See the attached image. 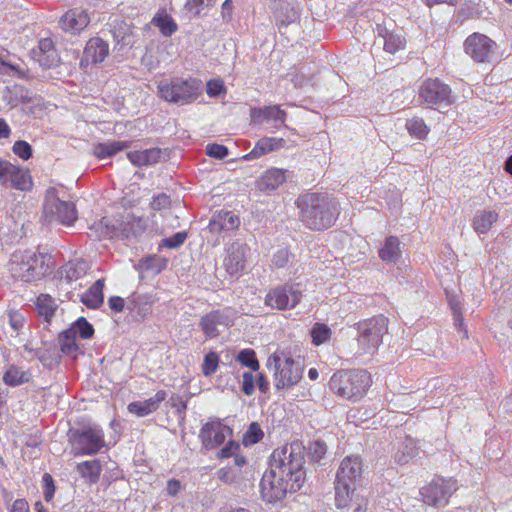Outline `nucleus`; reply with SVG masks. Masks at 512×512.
I'll use <instances>...</instances> for the list:
<instances>
[{
  "label": "nucleus",
  "instance_id": "nucleus-25",
  "mask_svg": "<svg viewBox=\"0 0 512 512\" xmlns=\"http://www.w3.org/2000/svg\"><path fill=\"white\" fill-rule=\"evenodd\" d=\"M291 177V172L285 169L270 168L257 180L260 191L270 193L278 189Z\"/></svg>",
  "mask_w": 512,
  "mask_h": 512
},
{
  "label": "nucleus",
  "instance_id": "nucleus-46",
  "mask_svg": "<svg viewBox=\"0 0 512 512\" xmlns=\"http://www.w3.org/2000/svg\"><path fill=\"white\" fill-rule=\"evenodd\" d=\"M73 330L75 335H79L82 339H90L94 335V328L85 317H79L69 328Z\"/></svg>",
  "mask_w": 512,
  "mask_h": 512
},
{
  "label": "nucleus",
  "instance_id": "nucleus-39",
  "mask_svg": "<svg viewBox=\"0 0 512 512\" xmlns=\"http://www.w3.org/2000/svg\"><path fill=\"white\" fill-rule=\"evenodd\" d=\"M498 214L495 211H479L473 219V227L477 233H487L497 221Z\"/></svg>",
  "mask_w": 512,
  "mask_h": 512
},
{
  "label": "nucleus",
  "instance_id": "nucleus-40",
  "mask_svg": "<svg viewBox=\"0 0 512 512\" xmlns=\"http://www.w3.org/2000/svg\"><path fill=\"white\" fill-rule=\"evenodd\" d=\"M383 38V48L390 54H395L397 51L405 48L406 40L401 33L389 32L384 30V34L379 33Z\"/></svg>",
  "mask_w": 512,
  "mask_h": 512
},
{
  "label": "nucleus",
  "instance_id": "nucleus-62",
  "mask_svg": "<svg viewBox=\"0 0 512 512\" xmlns=\"http://www.w3.org/2000/svg\"><path fill=\"white\" fill-rule=\"evenodd\" d=\"M289 251L285 248L279 249L276 253H274L272 257V264L276 268H283L285 267L289 262Z\"/></svg>",
  "mask_w": 512,
  "mask_h": 512
},
{
  "label": "nucleus",
  "instance_id": "nucleus-28",
  "mask_svg": "<svg viewBox=\"0 0 512 512\" xmlns=\"http://www.w3.org/2000/svg\"><path fill=\"white\" fill-rule=\"evenodd\" d=\"M240 224L239 217L232 211H217L213 214L209 228L213 233L222 231H231L238 228Z\"/></svg>",
  "mask_w": 512,
  "mask_h": 512
},
{
  "label": "nucleus",
  "instance_id": "nucleus-17",
  "mask_svg": "<svg viewBox=\"0 0 512 512\" xmlns=\"http://www.w3.org/2000/svg\"><path fill=\"white\" fill-rule=\"evenodd\" d=\"M496 43L488 36L481 33H473L464 42L465 52L476 62H490Z\"/></svg>",
  "mask_w": 512,
  "mask_h": 512
},
{
  "label": "nucleus",
  "instance_id": "nucleus-38",
  "mask_svg": "<svg viewBox=\"0 0 512 512\" xmlns=\"http://www.w3.org/2000/svg\"><path fill=\"white\" fill-rule=\"evenodd\" d=\"M115 40V47L118 51L126 48H131L134 45V35L130 27L126 24H121L113 31Z\"/></svg>",
  "mask_w": 512,
  "mask_h": 512
},
{
  "label": "nucleus",
  "instance_id": "nucleus-8",
  "mask_svg": "<svg viewBox=\"0 0 512 512\" xmlns=\"http://www.w3.org/2000/svg\"><path fill=\"white\" fill-rule=\"evenodd\" d=\"M303 484L296 482L292 477L276 472L269 468L260 481L262 499L268 503L281 501L287 493H294L302 488Z\"/></svg>",
  "mask_w": 512,
  "mask_h": 512
},
{
  "label": "nucleus",
  "instance_id": "nucleus-6",
  "mask_svg": "<svg viewBox=\"0 0 512 512\" xmlns=\"http://www.w3.org/2000/svg\"><path fill=\"white\" fill-rule=\"evenodd\" d=\"M201 84L196 78H174L171 81H161L158 84V93L167 102L184 105L198 98Z\"/></svg>",
  "mask_w": 512,
  "mask_h": 512
},
{
  "label": "nucleus",
  "instance_id": "nucleus-2",
  "mask_svg": "<svg viewBox=\"0 0 512 512\" xmlns=\"http://www.w3.org/2000/svg\"><path fill=\"white\" fill-rule=\"evenodd\" d=\"M300 219L309 229L322 231L330 228L340 214L338 202L326 193H307L297 200Z\"/></svg>",
  "mask_w": 512,
  "mask_h": 512
},
{
  "label": "nucleus",
  "instance_id": "nucleus-15",
  "mask_svg": "<svg viewBox=\"0 0 512 512\" xmlns=\"http://www.w3.org/2000/svg\"><path fill=\"white\" fill-rule=\"evenodd\" d=\"M301 296L298 285L284 284L267 293L265 304L278 310L292 309L300 302Z\"/></svg>",
  "mask_w": 512,
  "mask_h": 512
},
{
  "label": "nucleus",
  "instance_id": "nucleus-7",
  "mask_svg": "<svg viewBox=\"0 0 512 512\" xmlns=\"http://www.w3.org/2000/svg\"><path fill=\"white\" fill-rule=\"evenodd\" d=\"M68 441L74 455H94L105 446L104 432L95 424L70 429Z\"/></svg>",
  "mask_w": 512,
  "mask_h": 512
},
{
  "label": "nucleus",
  "instance_id": "nucleus-3",
  "mask_svg": "<svg viewBox=\"0 0 512 512\" xmlns=\"http://www.w3.org/2000/svg\"><path fill=\"white\" fill-rule=\"evenodd\" d=\"M305 451L301 441H293L275 449L270 456V468L276 472L292 477L296 482H305Z\"/></svg>",
  "mask_w": 512,
  "mask_h": 512
},
{
  "label": "nucleus",
  "instance_id": "nucleus-12",
  "mask_svg": "<svg viewBox=\"0 0 512 512\" xmlns=\"http://www.w3.org/2000/svg\"><path fill=\"white\" fill-rule=\"evenodd\" d=\"M45 220L66 226L72 225L78 218L74 203L61 200L55 189L48 190L43 205Z\"/></svg>",
  "mask_w": 512,
  "mask_h": 512
},
{
  "label": "nucleus",
  "instance_id": "nucleus-21",
  "mask_svg": "<svg viewBox=\"0 0 512 512\" xmlns=\"http://www.w3.org/2000/svg\"><path fill=\"white\" fill-rule=\"evenodd\" d=\"M269 7L280 26L287 27L299 18L297 0H270Z\"/></svg>",
  "mask_w": 512,
  "mask_h": 512
},
{
  "label": "nucleus",
  "instance_id": "nucleus-23",
  "mask_svg": "<svg viewBox=\"0 0 512 512\" xmlns=\"http://www.w3.org/2000/svg\"><path fill=\"white\" fill-rule=\"evenodd\" d=\"M251 117L255 123H269L271 128L279 129L284 126L286 112L279 105L265 106L262 108H253Z\"/></svg>",
  "mask_w": 512,
  "mask_h": 512
},
{
  "label": "nucleus",
  "instance_id": "nucleus-50",
  "mask_svg": "<svg viewBox=\"0 0 512 512\" xmlns=\"http://www.w3.org/2000/svg\"><path fill=\"white\" fill-rule=\"evenodd\" d=\"M264 433L257 422H252L243 436L245 446L254 445L262 440Z\"/></svg>",
  "mask_w": 512,
  "mask_h": 512
},
{
  "label": "nucleus",
  "instance_id": "nucleus-31",
  "mask_svg": "<svg viewBox=\"0 0 512 512\" xmlns=\"http://www.w3.org/2000/svg\"><path fill=\"white\" fill-rule=\"evenodd\" d=\"M402 256L400 241L396 236L385 239L384 245L379 249V257L388 264H395Z\"/></svg>",
  "mask_w": 512,
  "mask_h": 512
},
{
  "label": "nucleus",
  "instance_id": "nucleus-29",
  "mask_svg": "<svg viewBox=\"0 0 512 512\" xmlns=\"http://www.w3.org/2000/svg\"><path fill=\"white\" fill-rule=\"evenodd\" d=\"M285 143L283 138L263 137L256 142L254 148L244 158L247 160L260 158L270 152L283 148Z\"/></svg>",
  "mask_w": 512,
  "mask_h": 512
},
{
  "label": "nucleus",
  "instance_id": "nucleus-52",
  "mask_svg": "<svg viewBox=\"0 0 512 512\" xmlns=\"http://www.w3.org/2000/svg\"><path fill=\"white\" fill-rule=\"evenodd\" d=\"M219 357L216 352H209L204 356V361L202 364V373L205 376H210L214 374L218 368Z\"/></svg>",
  "mask_w": 512,
  "mask_h": 512
},
{
  "label": "nucleus",
  "instance_id": "nucleus-56",
  "mask_svg": "<svg viewBox=\"0 0 512 512\" xmlns=\"http://www.w3.org/2000/svg\"><path fill=\"white\" fill-rule=\"evenodd\" d=\"M206 154L216 159H224L228 156L229 150L226 146L213 143L206 146Z\"/></svg>",
  "mask_w": 512,
  "mask_h": 512
},
{
  "label": "nucleus",
  "instance_id": "nucleus-5",
  "mask_svg": "<svg viewBox=\"0 0 512 512\" xmlns=\"http://www.w3.org/2000/svg\"><path fill=\"white\" fill-rule=\"evenodd\" d=\"M370 383V374L365 370H341L332 375L329 388L343 399L356 401L365 395Z\"/></svg>",
  "mask_w": 512,
  "mask_h": 512
},
{
  "label": "nucleus",
  "instance_id": "nucleus-22",
  "mask_svg": "<svg viewBox=\"0 0 512 512\" xmlns=\"http://www.w3.org/2000/svg\"><path fill=\"white\" fill-rule=\"evenodd\" d=\"M32 57L40 66L50 69L58 66L60 57L55 49L54 43L50 38H41L36 48H33Z\"/></svg>",
  "mask_w": 512,
  "mask_h": 512
},
{
  "label": "nucleus",
  "instance_id": "nucleus-51",
  "mask_svg": "<svg viewBox=\"0 0 512 512\" xmlns=\"http://www.w3.org/2000/svg\"><path fill=\"white\" fill-rule=\"evenodd\" d=\"M187 232L186 231H179L173 234L170 237H166L162 239L160 246L165 247L168 249H176L182 246L187 239Z\"/></svg>",
  "mask_w": 512,
  "mask_h": 512
},
{
  "label": "nucleus",
  "instance_id": "nucleus-20",
  "mask_svg": "<svg viewBox=\"0 0 512 512\" xmlns=\"http://www.w3.org/2000/svg\"><path fill=\"white\" fill-rule=\"evenodd\" d=\"M91 21L87 10L83 8H73L68 10L59 19V26L65 32L77 34L86 29Z\"/></svg>",
  "mask_w": 512,
  "mask_h": 512
},
{
  "label": "nucleus",
  "instance_id": "nucleus-11",
  "mask_svg": "<svg viewBox=\"0 0 512 512\" xmlns=\"http://www.w3.org/2000/svg\"><path fill=\"white\" fill-rule=\"evenodd\" d=\"M274 366V383L277 390L288 389L296 385L303 376V362L298 359L286 357L283 361L280 356H269L267 366Z\"/></svg>",
  "mask_w": 512,
  "mask_h": 512
},
{
  "label": "nucleus",
  "instance_id": "nucleus-35",
  "mask_svg": "<svg viewBox=\"0 0 512 512\" xmlns=\"http://www.w3.org/2000/svg\"><path fill=\"white\" fill-rule=\"evenodd\" d=\"M7 176H9L11 186L15 189L28 191L33 186L32 178L28 170H23L12 165V169H9Z\"/></svg>",
  "mask_w": 512,
  "mask_h": 512
},
{
  "label": "nucleus",
  "instance_id": "nucleus-63",
  "mask_svg": "<svg viewBox=\"0 0 512 512\" xmlns=\"http://www.w3.org/2000/svg\"><path fill=\"white\" fill-rule=\"evenodd\" d=\"M240 449L239 443L235 441H229L219 452V458H229L236 454V451Z\"/></svg>",
  "mask_w": 512,
  "mask_h": 512
},
{
  "label": "nucleus",
  "instance_id": "nucleus-27",
  "mask_svg": "<svg viewBox=\"0 0 512 512\" xmlns=\"http://www.w3.org/2000/svg\"><path fill=\"white\" fill-rule=\"evenodd\" d=\"M166 397V391L159 390L149 399L131 402L127 409L130 413L135 414L138 417H144L156 411Z\"/></svg>",
  "mask_w": 512,
  "mask_h": 512
},
{
  "label": "nucleus",
  "instance_id": "nucleus-36",
  "mask_svg": "<svg viewBox=\"0 0 512 512\" xmlns=\"http://www.w3.org/2000/svg\"><path fill=\"white\" fill-rule=\"evenodd\" d=\"M129 147L130 142L128 141H108L99 143L94 148V155L98 159H106Z\"/></svg>",
  "mask_w": 512,
  "mask_h": 512
},
{
  "label": "nucleus",
  "instance_id": "nucleus-58",
  "mask_svg": "<svg viewBox=\"0 0 512 512\" xmlns=\"http://www.w3.org/2000/svg\"><path fill=\"white\" fill-rule=\"evenodd\" d=\"M206 92L210 97H218L226 92V88L222 80L214 79L207 82Z\"/></svg>",
  "mask_w": 512,
  "mask_h": 512
},
{
  "label": "nucleus",
  "instance_id": "nucleus-18",
  "mask_svg": "<svg viewBox=\"0 0 512 512\" xmlns=\"http://www.w3.org/2000/svg\"><path fill=\"white\" fill-rule=\"evenodd\" d=\"M249 255L250 248L245 242L240 240L232 242L227 249V256L224 259L226 271L231 276H239L246 267Z\"/></svg>",
  "mask_w": 512,
  "mask_h": 512
},
{
  "label": "nucleus",
  "instance_id": "nucleus-60",
  "mask_svg": "<svg viewBox=\"0 0 512 512\" xmlns=\"http://www.w3.org/2000/svg\"><path fill=\"white\" fill-rule=\"evenodd\" d=\"M170 204V197L165 193H160L153 197L150 206L153 210L160 211L169 208Z\"/></svg>",
  "mask_w": 512,
  "mask_h": 512
},
{
  "label": "nucleus",
  "instance_id": "nucleus-37",
  "mask_svg": "<svg viewBox=\"0 0 512 512\" xmlns=\"http://www.w3.org/2000/svg\"><path fill=\"white\" fill-rule=\"evenodd\" d=\"M77 472L90 484H95L99 481L102 472L100 461L94 459L81 462L77 465Z\"/></svg>",
  "mask_w": 512,
  "mask_h": 512
},
{
  "label": "nucleus",
  "instance_id": "nucleus-53",
  "mask_svg": "<svg viewBox=\"0 0 512 512\" xmlns=\"http://www.w3.org/2000/svg\"><path fill=\"white\" fill-rule=\"evenodd\" d=\"M12 151L22 160H28L32 157V146L24 140H18L13 144Z\"/></svg>",
  "mask_w": 512,
  "mask_h": 512
},
{
  "label": "nucleus",
  "instance_id": "nucleus-9",
  "mask_svg": "<svg viewBox=\"0 0 512 512\" xmlns=\"http://www.w3.org/2000/svg\"><path fill=\"white\" fill-rule=\"evenodd\" d=\"M389 320L384 315H377L356 324L358 346L362 353H374L383 342L388 332Z\"/></svg>",
  "mask_w": 512,
  "mask_h": 512
},
{
  "label": "nucleus",
  "instance_id": "nucleus-13",
  "mask_svg": "<svg viewBox=\"0 0 512 512\" xmlns=\"http://www.w3.org/2000/svg\"><path fill=\"white\" fill-rule=\"evenodd\" d=\"M104 230L102 234L106 238H117L121 240L131 241L141 236L147 228L146 221L128 215L123 220L110 221L103 218Z\"/></svg>",
  "mask_w": 512,
  "mask_h": 512
},
{
  "label": "nucleus",
  "instance_id": "nucleus-47",
  "mask_svg": "<svg viewBox=\"0 0 512 512\" xmlns=\"http://www.w3.org/2000/svg\"><path fill=\"white\" fill-rule=\"evenodd\" d=\"M312 342L314 345L319 346L331 337V329L323 323H316L310 331Z\"/></svg>",
  "mask_w": 512,
  "mask_h": 512
},
{
  "label": "nucleus",
  "instance_id": "nucleus-19",
  "mask_svg": "<svg viewBox=\"0 0 512 512\" xmlns=\"http://www.w3.org/2000/svg\"><path fill=\"white\" fill-rule=\"evenodd\" d=\"M232 430L220 420L214 419L205 423L200 429L199 437L206 449H215L222 445Z\"/></svg>",
  "mask_w": 512,
  "mask_h": 512
},
{
  "label": "nucleus",
  "instance_id": "nucleus-49",
  "mask_svg": "<svg viewBox=\"0 0 512 512\" xmlns=\"http://www.w3.org/2000/svg\"><path fill=\"white\" fill-rule=\"evenodd\" d=\"M216 2L217 0H187L184 7L193 17H199L205 8L213 7Z\"/></svg>",
  "mask_w": 512,
  "mask_h": 512
},
{
  "label": "nucleus",
  "instance_id": "nucleus-33",
  "mask_svg": "<svg viewBox=\"0 0 512 512\" xmlns=\"http://www.w3.org/2000/svg\"><path fill=\"white\" fill-rule=\"evenodd\" d=\"M104 280L98 279L81 297V302L88 308L97 309L104 301Z\"/></svg>",
  "mask_w": 512,
  "mask_h": 512
},
{
  "label": "nucleus",
  "instance_id": "nucleus-14",
  "mask_svg": "<svg viewBox=\"0 0 512 512\" xmlns=\"http://www.w3.org/2000/svg\"><path fill=\"white\" fill-rule=\"evenodd\" d=\"M456 489V481L454 479L436 477L420 490V494L427 505L441 506L447 503L449 497Z\"/></svg>",
  "mask_w": 512,
  "mask_h": 512
},
{
  "label": "nucleus",
  "instance_id": "nucleus-16",
  "mask_svg": "<svg viewBox=\"0 0 512 512\" xmlns=\"http://www.w3.org/2000/svg\"><path fill=\"white\" fill-rule=\"evenodd\" d=\"M234 324L231 308L212 310L201 317L199 326L207 338H216L220 335V327L228 328Z\"/></svg>",
  "mask_w": 512,
  "mask_h": 512
},
{
  "label": "nucleus",
  "instance_id": "nucleus-10",
  "mask_svg": "<svg viewBox=\"0 0 512 512\" xmlns=\"http://www.w3.org/2000/svg\"><path fill=\"white\" fill-rule=\"evenodd\" d=\"M416 102L423 108H446L454 102L451 88L438 78H428L419 86Z\"/></svg>",
  "mask_w": 512,
  "mask_h": 512
},
{
  "label": "nucleus",
  "instance_id": "nucleus-45",
  "mask_svg": "<svg viewBox=\"0 0 512 512\" xmlns=\"http://www.w3.org/2000/svg\"><path fill=\"white\" fill-rule=\"evenodd\" d=\"M406 129L411 136L417 139H424L429 133V127L426 125L423 118L418 116L407 119Z\"/></svg>",
  "mask_w": 512,
  "mask_h": 512
},
{
  "label": "nucleus",
  "instance_id": "nucleus-26",
  "mask_svg": "<svg viewBox=\"0 0 512 512\" xmlns=\"http://www.w3.org/2000/svg\"><path fill=\"white\" fill-rule=\"evenodd\" d=\"M152 305L151 295L134 293L128 297L126 308L136 321H142L152 312Z\"/></svg>",
  "mask_w": 512,
  "mask_h": 512
},
{
  "label": "nucleus",
  "instance_id": "nucleus-41",
  "mask_svg": "<svg viewBox=\"0 0 512 512\" xmlns=\"http://www.w3.org/2000/svg\"><path fill=\"white\" fill-rule=\"evenodd\" d=\"M36 308L38 314L43 317L45 321L49 322L55 314L57 304L55 299L49 294H40L36 301Z\"/></svg>",
  "mask_w": 512,
  "mask_h": 512
},
{
  "label": "nucleus",
  "instance_id": "nucleus-42",
  "mask_svg": "<svg viewBox=\"0 0 512 512\" xmlns=\"http://www.w3.org/2000/svg\"><path fill=\"white\" fill-rule=\"evenodd\" d=\"M306 450L308 451L310 461L318 464H324L323 460L326 458L328 447L323 440L315 439L309 441Z\"/></svg>",
  "mask_w": 512,
  "mask_h": 512
},
{
  "label": "nucleus",
  "instance_id": "nucleus-55",
  "mask_svg": "<svg viewBox=\"0 0 512 512\" xmlns=\"http://www.w3.org/2000/svg\"><path fill=\"white\" fill-rule=\"evenodd\" d=\"M42 483L44 499L45 501L50 502L53 499L55 493L53 477L49 473H44L42 477Z\"/></svg>",
  "mask_w": 512,
  "mask_h": 512
},
{
  "label": "nucleus",
  "instance_id": "nucleus-32",
  "mask_svg": "<svg viewBox=\"0 0 512 512\" xmlns=\"http://www.w3.org/2000/svg\"><path fill=\"white\" fill-rule=\"evenodd\" d=\"M417 454L418 447L415 440L411 437H405L403 441L398 443L393 458L397 464L404 465L412 460Z\"/></svg>",
  "mask_w": 512,
  "mask_h": 512
},
{
  "label": "nucleus",
  "instance_id": "nucleus-30",
  "mask_svg": "<svg viewBox=\"0 0 512 512\" xmlns=\"http://www.w3.org/2000/svg\"><path fill=\"white\" fill-rule=\"evenodd\" d=\"M162 156L163 151L157 147L127 153V158L130 162L138 167L154 165L160 162Z\"/></svg>",
  "mask_w": 512,
  "mask_h": 512
},
{
  "label": "nucleus",
  "instance_id": "nucleus-43",
  "mask_svg": "<svg viewBox=\"0 0 512 512\" xmlns=\"http://www.w3.org/2000/svg\"><path fill=\"white\" fill-rule=\"evenodd\" d=\"M59 345L62 353L75 357L79 349L73 330L67 329L59 335Z\"/></svg>",
  "mask_w": 512,
  "mask_h": 512
},
{
  "label": "nucleus",
  "instance_id": "nucleus-54",
  "mask_svg": "<svg viewBox=\"0 0 512 512\" xmlns=\"http://www.w3.org/2000/svg\"><path fill=\"white\" fill-rule=\"evenodd\" d=\"M252 372L245 371L242 374L241 390L247 396H251L255 391V378Z\"/></svg>",
  "mask_w": 512,
  "mask_h": 512
},
{
  "label": "nucleus",
  "instance_id": "nucleus-44",
  "mask_svg": "<svg viewBox=\"0 0 512 512\" xmlns=\"http://www.w3.org/2000/svg\"><path fill=\"white\" fill-rule=\"evenodd\" d=\"M152 23L160 29V32L164 36H171L174 32L177 31L176 22L167 13H157L153 17Z\"/></svg>",
  "mask_w": 512,
  "mask_h": 512
},
{
  "label": "nucleus",
  "instance_id": "nucleus-61",
  "mask_svg": "<svg viewBox=\"0 0 512 512\" xmlns=\"http://www.w3.org/2000/svg\"><path fill=\"white\" fill-rule=\"evenodd\" d=\"M447 298H448L449 306H450L453 316H454V320L456 322L460 321V323H462L461 301L459 300V298L457 296L450 295V294H447Z\"/></svg>",
  "mask_w": 512,
  "mask_h": 512
},
{
  "label": "nucleus",
  "instance_id": "nucleus-1",
  "mask_svg": "<svg viewBox=\"0 0 512 512\" xmlns=\"http://www.w3.org/2000/svg\"><path fill=\"white\" fill-rule=\"evenodd\" d=\"M363 466L359 456L345 457L335 479V503L343 512H367L368 500L358 487L362 483Z\"/></svg>",
  "mask_w": 512,
  "mask_h": 512
},
{
  "label": "nucleus",
  "instance_id": "nucleus-64",
  "mask_svg": "<svg viewBox=\"0 0 512 512\" xmlns=\"http://www.w3.org/2000/svg\"><path fill=\"white\" fill-rule=\"evenodd\" d=\"M127 302L120 296H111L108 299L109 308L114 312H121L126 307Z\"/></svg>",
  "mask_w": 512,
  "mask_h": 512
},
{
  "label": "nucleus",
  "instance_id": "nucleus-24",
  "mask_svg": "<svg viewBox=\"0 0 512 512\" xmlns=\"http://www.w3.org/2000/svg\"><path fill=\"white\" fill-rule=\"evenodd\" d=\"M108 54L109 44L100 37H92L86 43L80 63L98 64L103 62Z\"/></svg>",
  "mask_w": 512,
  "mask_h": 512
},
{
  "label": "nucleus",
  "instance_id": "nucleus-4",
  "mask_svg": "<svg viewBox=\"0 0 512 512\" xmlns=\"http://www.w3.org/2000/svg\"><path fill=\"white\" fill-rule=\"evenodd\" d=\"M46 254L30 250L15 251L10 258L9 271L13 278L25 283L42 279L49 270Z\"/></svg>",
  "mask_w": 512,
  "mask_h": 512
},
{
  "label": "nucleus",
  "instance_id": "nucleus-59",
  "mask_svg": "<svg viewBox=\"0 0 512 512\" xmlns=\"http://www.w3.org/2000/svg\"><path fill=\"white\" fill-rule=\"evenodd\" d=\"M172 408L175 409L178 420L183 421L186 415L187 403L180 396L172 397L169 400Z\"/></svg>",
  "mask_w": 512,
  "mask_h": 512
},
{
  "label": "nucleus",
  "instance_id": "nucleus-57",
  "mask_svg": "<svg viewBox=\"0 0 512 512\" xmlns=\"http://www.w3.org/2000/svg\"><path fill=\"white\" fill-rule=\"evenodd\" d=\"M217 478L225 484H232L238 480V473L235 472L231 467L220 468L216 472Z\"/></svg>",
  "mask_w": 512,
  "mask_h": 512
},
{
  "label": "nucleus",
  "instance_id": "nucleus-48",
  "mask_svg": "<svg viewBox=\"0 0 512 512\" xmlns=\"http://www.w3.org/2000/svg\"><path fill=\"white\" fill-rule=\"evenodd\" d=\"M236 360L240 362L243 366L250 368L252 371H258L260 368L259 361L256 357V353L252 349H243L241 350Z\"/></svg>",
  "mask_w": 512,
  "mask_h": 512
},
{
  "label": "nucleus",
  "instance_id": "nucleus-34",
  "mask_svg": "<svg viewBox=\"0 0 512 512\" xmlns=\"http://www.w3.org/2000/svg\"><path fill=\"white\" fill-rule=\"evenodd\" d=\"M3 382L10 387H17L28 383L31 379L29 371L16 365H10L3 374Z\"/></svg>",
  "mask_w": 512,
  "mask_h": 512
}]
</instances>
